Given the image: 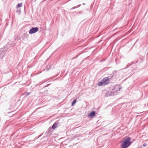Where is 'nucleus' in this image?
Instances as JSON below:
<instances>
[{
    "mask_svg": "<svg viewBox=\"0 0 148 148\" xmlns=\"http://www.w3.org/2000/svg\"><path fill=\"white\" fill-rule=\"evenodd\" d=\"M131 138L129 137L125 138L123 141H122L121 148H127L131 144Z\"/></svg>",
    "mask_w": 148,
    "mask_h": 148,
    "instance_id": "obj_1",
    "label": "nucleus"
},
{
    "mask_svg": "<svg viewBox=\"0 0 148 148\" xmlns=\"http://www.w3.org/2000/svg\"><path fill=\"white\" fill-rule=\"evenodd\" d=\"M110 81V80L109 77H106L103 78L101 82H99L98 84V85L100 86L102 85L104 86L108 84Z\"/></svg>",
    "mask_w": 148,
    "mask_h": 148,
    "instance_id": "obj_2",
    "label": "nucleus"
},
{
    "mask_svg": "<svg viewBox=\"0 0 148 148\" xmlns=\"http://www.w3.org/2000/svg\"><path fill=\"white\" fill-rule=\"evenodd\" d=\"M121 88V87L119 86V85H116L112 89V90L111 91V94H110V95H115V93H118V92L120 90Z\"/></svg>",
    "mask_w": 148,
    "mask_h": 148,
    "instance_id": "obj_3",
    "label": "nucleus"
},
{
    "mask_svg": "<svg viewBox=\"0 0 148 148\" xmlns=\"http://www.w3.org/2000/svg\"><path fill=\"white\" fill-rule=\"evenodd\" d=\"M38 30V27H32L31 29L29 31V33L30 34H32L35 33L37 32Z\"/></svg>",
    "mask_w": 148,
    "mask_h": 148,
    "instance_id": "obj_4",
    "label": "nucleus"
},
{
    "mask_svg": "<svg viewBox=\"0 0 148 148\" xmlns=\"http://www.w3.org/2000/svg\"><path fill=\"white\" fill-rule=\"evenodd\" d=\"M95 112L94 111H93L91 112L89 115L88 116L90 118H92L95 116Z\"/></svg>",
    "mask_w": 148,
    "mask_h": 148,
    "instance_id": "obj_5",
    "label": "nucleus"
},
{
    "mask_svg": "<svg viewBox=\"0 0 148 148\" xmlns=\"http://www.w3.org/2000/svg\"><path fill=\"white\" fill-rule=\"evenodd\" d=\"M59 124V123L58 121H56L54 123L52 126V128L53 129H54Z\"/></svg>",
    "mask_w": 148,
    "mask_h": 148,
    "instance_id": "obj_6",
    "label": "nucleus"
},
{
    "mask_svg": "<svg viewBox=\"0 0 148 148\" xmlns=\"http://www.w3.org/2000/svg\"><path fill=\"white\" fill-rule=\"evenodd\" d=\"M51 128H49L48 130L46 132V133L47 134H48L50 135L52 133V131H51Z\"/></svg>",
    "mask_w": 148,
    "mask_h": 148,
    "instance_id": "obj_7",
    "label": "nucleus"
},
{
    "mask_svg": "<svg viewBox=\"0 0 148 148\" xmlns=\"http://www.w3.org/2000/svg\"><path fill=\"white\" fill-rule=\"evenodd\" d=\"M22 3H18L16 6V8L17 10H18V9H19L18 8H20L22 6Z\"/></svg>",
    "mask_w": 148,
    "mask_h": 148,
    "instance_id": "obj_8",
    "label": "nucleus"
},
{
    "mask_svg": "<svg viewBox=\"0 0 148 148\" xmlns=\"http://www.w3.org/2000/svg\"><path fill=\"white\" fill-rule=\"evenodd\" d=\"M16 12L17 14L18 15H19L20 14L21 12L20 8H19V9H18V10H17L16 11Z\"/></svg>",
    "mask_w": 148,
    "mask_h": 148,
    "instance_id": "obj_9",
    "label": "nucleus"
},
{
    "mask_svg": "<svg viewBox=\"0 0 148 148\" xmlns=\"http://www.w3.org/2000/svg\"><path fill=\"white\" fill-rule=\"evenodd\" d=\"M28 36H29V35L28 34H27V33H25L24 34L23 37L25 38H28Z\"/></svg>",
    "mask_w": 148,
    "mask_h": 148,
    "instance_id": "obj_10",
    "label": "nucleus"
},
{
    "mask_svg": "<svg viewBox=\"0 0 148 148\" xmlns=\"http://www.w3.org/2000/svg\"><path fill=\"white\" fill-rule=\"evenodd\" d=\"M81 4H79L78 5H77V6H76V7H73L72 8H71L70 9V10H71L73 9H74L76 8H78V7H80L81 6Z\"/></svg>",
    "mask_w": 148,
    "mask_h": 148,
    "instance_id": "obj_11",
    "label": "nucleus"
},
{
    "mask_svg": "<svg viewBox=\"0 0 148 148\" xmlns=\"http://www.w3.org/2000/svg\"><path fill=\"white\" fill-rule=\"evenodd\" d=\"M76 102V99H74L72 102L71 105L72 106H73L74 105Z\"/></svg>",
    "mask_w": 148,
    "mask_h": 148,
    "instance_id": "obj_12",
    "label": "nucleus"
},
{
    "mask_svg": "<svg viewBox=\"0 0 148 148\" xmlns=\"http://www.w3.org/2000/svg\"><path fill=\"white\" fill-rule=\"evenodd\" d=\"M147 145L145 143H144L143 145V147H145Z\"/></svg>",
    "mask_w": 148,
    "mask_h": 148,
    "instance_id": "obj_13",
    "label": "nucleus"
},
{
    "mask_svg": "<svg viewBox=\"0 0 148 148\" xmlns=\"http://www.w3.org/2000/svg\"><path fill=\"white\" fill-rule=\"evenodd\" d=\"M50 68H51V67H50V65H49V66H47V68L48 69H49Z\"/></svg>",
    "mask_w": 148,
    "mask_h": 148,
    "instance_id": "obj_14",
    "label": "nucleus"
},
{
    "mask_svg": "<svg viewBox=\"0 0 148 148\" xmlns=\"http://www.w3.org/2000/svg\"><path fill=\"white\" fill-rule=\"evenodd\" d=\"M116 71H114L113 72V73L114 74L115 73H116Z\"/></svg>",
    "mask_w": 148,
    "mask_h": 148,
    "instance_id": "obj_15",
    "label": "nucleus"
},
{
    "mask_svg": "<svg viewBox=\"0 0 148 148\" xmlns=\"http://www.w3.org/2000/svg\"><path fill=\"white\" fill-rule=\"evenodd\" d=\"M30 94V93L27 92V95H29Z\"/></svg>",
    "mask_w": 148,
    "mask_h": 148,
    "instance_id": "obj_16",
    "label": "nucleus"
},
{
    "mask_svg": "<svg viewBox=\"0 0 148 148\" xmlns=\"http://www.w3.org/2000/svg\"><path fill=\"white\" fill-rule=\"evenodd\" d=\"M49 85V84H47V85L46 86H45V87H47Z\"/></svg>",
    "mask_w": 148,
    "mask_h": 148,
    "instance_id": "obj_17",
    "label": "nucleus"
},
{
    "mask_svg": "<svg viewBox=\"0 0 148 148\" xmlns=\"http://www.w3.org/2000/svg\"><path fill=\"white\" fill-rule=\"evenodd\" d=\"M41 136V135H40L39 136H38V138H39L40 137V136Z\"/></svg>",
    "mask_w": 148,
    "mask_h": 148,
    "instance_id": "obj_18",
    "label": "nucleus"
},
{
    "mask_svg": "<svg viewBox=\"0 0 148 148\" xmlns=\"http://www.w3.org/2000/svg\"><path fill=\"white\" fill-rule=\"evenodd\" d=\"M83 5H85V3H83Z\"/></svg>",
    "mask_w": 148,
    "mask_h": 148,
    "instance_id": "obj_19",
    "label": "nucleus"
}]
</instances>
